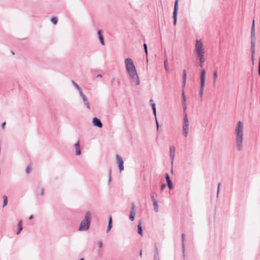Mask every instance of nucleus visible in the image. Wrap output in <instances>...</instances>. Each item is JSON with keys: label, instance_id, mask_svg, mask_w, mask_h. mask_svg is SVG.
I'll return each instance as SVG.
<instances>
[{"label": "nucleus", "instance_id": "43", "mask_svg": "<svg viewBox=\"0 0 260 260\" xmlns=\"http://www.w3.org/2000/svg\"><path fill=\"white\" fill-rule=\"evenodd\" d=\"M44 189L43 188L41 189V196H43L44 194Z\"/></svg>", "mask_w": 260, "mask_h": 260}, {"label": "nucleus", "instance_id": "13", "mask_svg": "<svg viewBox=\"0 0 260 260\" xmlns=\"http://www.w3.org/2000/svg\"><path fill=\"white\" fill-rule=\"evenodd\" d=\"M165 177L169 189H172L173 187V183L168 173L166 174Z\"/></svg>", "mask_w": 260, "mask_h": 260}, {"label": "nucleus", "instance_id": "42", "mask_svg": "<svg viewBox=\"0 0 260 260\" xmlns=\"http://www.w3.org/2000/svg\"><path fill=\"white\" fill-rule=\"evenodd\" d=\"M166 62H167V61L165 60L164 61L165 67L166 70L167 71L168 70V67H167V66L166 65Z\"/></svg>", "mask_w": 260, "mask_h": 260}, {"label": "nucleus", "instance_id": "23", "mask_svg": "<svg viewBox=\"0 0 260 260\" xmlns=\"http://www.w3.org/2000/svg\"><path fill=\"white\" fill-rule=\"evenodd\" d=\"M112 227V219L111 216L109 217V222H108V225L107 228V232H109V231L111 229Z\"/></svg>", "mask_w": 260, "mask_h": 260}, {"label": "nucleus", "instance_id": "4", "mask_svg": "<svg viewBox=\"0 0 260 260\" xmlns=\"http://www.w3.org/2000/svg\"><path fill=\"white\" fill-rule=\"evenodd\" d=\"M255 30L254 20H253L251 28V60L252 64H254V55L255 53Z\"/></svg>", "mask_w": 260, "mask_h": 260}, {"label": "nucleus", "instance_id": "8", "mask_svg": "<svg viewBox=\"0 0 260 260\" xmlns=\"http://www.w3.org/2000/svg\"><path fill=\"white\" fill-rule=\"evenodd\" d=\"M178 0H176L174 5V9L173 14V18L174 19L173 24L174 25H176L177 23V13H178Z\"/></svg>", "mask_w": 260, "mask_h": 260}, {"label": "nucleus", "instance_id": "25", "mask_svg": "<svg viewBox=\"0 0 260 260\" xmlns=\"http://www.w3.org/2000/svg\"><path fill=\"white\" fill-rule=\"evenodd\" d=\"M217 77H218L217 71L216 70V71H214V72H213V78H214V79H213V84L214 85H215L216 82V81H217Z\"/></svg>", "mask_w": 260, "mask_h": 260}, {"label": "nucleus", "instance_id": "10", "mask_svg": "<svg viewBox=\"0 0 260 260\" xmlns=\"http://www.w3.org/2000/svg\"><path fill=\"white\" fill-rule=\"evenodd\" d=\"M116 158L117 160V164L118 166V168L120 172H121L124 169V162L122 158L118 155H116Z\"/></svg>", "mask_w": 260, "mask_h": 260}, {"label": "nucleus", "instance_id": "44", "mask_svg": "<svg viewBox=\"0 0 260 260\" xmlns=\"http://www.w3.org/2000/svg\"><path fill=\"white\" fill-rule=\"evenodd\" d=\"M34 218V216L32 215H31L29 217V219H32V218Z\"/></svg>", "mask_w": 260, "mask_h": 260}, {"label": "nucleus", "instance_id": "48", "mask_svg": "<svg viewBox=\"0 0 260 260\" xmlns=\"http://www.w3.org/2000/svg\"><path fill=\"white\" fill-rule=\"evenodd\" d=\"M150 103H152L153 102V100L152 99H150Z\"/></svg>", "mask_w": 260, "mask_h": 260}, {"label": "nucleus", "instance_id": "5", "mask_svg": "<svg viewBox=\"0 0 260 260\" xmlns=\"http://www.w3.org/2000/svg\"><path fill=\"white\" fill-rule=\"evenodd\" d=\"M194 52L197 55H203L205 54L204 45L201 40H197L196 42Z\"/></svg>", "mask_w": 260, "mask_h": 260}, {"label": "nucleus", "instance_id": "19", "mask_svg": "<svg viewBox=\"0 0 260 260\" xmlns=\"http://www.w3.org/2000/svg\"><path fill=\"white\" fill-rule=\"evenodd\" d=\"M175 147L172 146L170 148V155L171 159L173 160L175 156Z\"/></svg>", "mask_w": 260, "mask_h": 260}, {"label": "nucleus", "instance_id": "15", "mask_svg": "<svg viewBox=\"0 0 260 260\" xmlns=\"http://www.w3.org/2000/svg\"><path fill=\"white\" fill-rule=\"evenodd\" d=\"M74 147L76 149V155H80L81 154V149H80L79 140H78V142L75 144Z\"/></svg>", "mask_w": 260, "mask_h": 260}, {"label": "nucleus", "instance_id": "37", "mask_svg": "<svg viewBox=\"0 0 260 260\" xmlns=\"http://www.w3.org/2000/svg\"><path fill=\"white\" fill-rule=\"evenodd\" d=\"M31 170V168L30 166H28L26 169V172L27 173H29L30 172V171Z\"/></svg>", "mask_w": 260, "mask_h": 260}, {"label": "nucleus", "instance_id": "2", "mask_svg": "<svg viewBox=\"0 0 260 260\" xmlns=\"http://www.w3.org/2000/svg\"><path fill=\"white\" fill-rule=\"evenodd\" d=\"M243 123L239 121L237 122L235 128V133L236 135L235 142L236 149L238 151H240L243 149Z\"/></svg>", "mask_w": 260, "mask_h": 260}, {"label": "nucleus", "instance_id": "14", "mask_svg": "<svg viewBox=\"0 0 260 260\" xmlns=\"http://www.w3.org/2000/svg\"><path fill=\"white\" fill-rule=\"evenodd\" d=\"M151 106H152V111H153V113L155 116V120H156V126H157V130L158 131V129H159V124H158V123L157 122V120L156 119V105H155V104L153 103L151 104Z\"/></svg>", "mask_w": 260, "mask_h": 260}, {"label": "nucleus", "instance_id": "12", "mask_svg": "<svg viewBox=\"0 0 260 260\" xmlns=\"http://www.w3.org/2000/svg\"><path fill=\"white\" fill-rule=\"evenodd\" d=\"M92 123L94 126H96L99 128H101L103 126V124L101 120L97 117H94L92 119Z\"/></svg>", "mask_w": 260, "mask_h": 260}, {"label": "nucleus", "instance_id": "9", "mask_svg": "<svg viewBox=\"0 0 260 260\" xmlns=\"http://www.w3.org/2000/svg\"><path fill=\"white\" fill-rule=\"evenodd\" d=\"M182 106H183V117H188V115L186 112L187 110V105L186 104V98L184 94V91H182Z\"/></svg>", "mask_w": 260, "mask_h": 260}, {"label": "nucleus", "instance_id": "24", "mask_svg": "<svg viewBox=\"0 0 260 260\" xmlns=\"http://www.w3.org/2000/svg\"><path fill=\"white\" fill-rule=\"evenodd\" d=\"M17 228H18V231L17 232V235H18L20 232L22 230V221L20 220L18 222V225H17Z\"/></svg>", "mask_w": 260, "mask_h": 260}, {"label": "nucleus", "instance_id": "34", "mask_svg": "<svg viewBox=\"0 0 260 260\" xmlns=\"http://www.w3.org/2000/svg\"><path fill=\"white\" fill-rule=\"evenodd\" d=\"M220 186H221V183L219 182V183H218V186H217V197H218L219 192Z\"/></svg>", "mask_w": 260, "mask_h": 260}, {"label": "nucleus", "instance_id": "21", "mask_svg": "<svg viewBox=\"0 0 260 260\" xmlns=\"http://www.w3.org/2000/svg\"><path fill=\"white\" fill-rule=\"evenodd\" d=\"M138 232L139 234H140L141 236H143V229H142V226L141 225V221H140V222L138 225Z\"/></svg>", "mask_w": 260, "mask_h": 260}, {"label": "nucleus", "instance_id": "45", "mask_svg": "<svg viewBox=\"0 0 260 260\" xmlns=\"http://www.w3.org/2000/svg\"><path fill=\"white\" fill-rule=\"evenodd\" d=\"M102 76L101 74H98L96 75V77L98 78V77H102Z\"/></svg>", "mask_w": 260, "mask_h": 260}, {"label": "nucleus", "instance_id": "3", "mask_svg": "<svg viewBox=\"0 0 260 260\" xmlns=\"http://www.w3.org/2000/svg\"><path fill=\"white\" fill-rule=\"evenodd\" d=\"M91 220V213L90 211L85 213L84 218L81 221L78 231H87L90 226Z\"/></svg>", "mask_w": 260, "mask_h": 260}, {"label": "nucleus", "instance_id": "30", "mask_svg": "<svg viewBox=\"0 0 260 260\" xmlns=\"http://www.w3.org/2000/svg\"><path fill=\"white\" fill-rule=\"evenodd\" d=\"M144 51H145V53L146 54V57H147V61H148V58H147V55H148V49H147V45L146 43H144Z\"/></svg>", "mask_w": 260, "mask_h": 260}, {"label": "nucleus", "instance_id": "27", "mask_svg": "<svg viewBox=\"0 0 260 260\" xmlns=\"http://www.w3.org/2000/svg\"><path fill=\"white\" fill-rule=\"evenodd\" d=\"M186 80V71L185 70H184L183 71V86H185Z\"/></svg>", "mask_w": 260, "mask_h": 260}, {"label": "nucleus", "instance_id": "36", "mask_svg": "<svg viewBox=\"0 0 260 260\" xmlns=\"http://www.w3.org/2000/svg\"><path fill=\"white\" fill-rule=\"evenodd\" d=\"M135 204L134 203H132V208H131V211H135Z\"/></svg>", "mask_w": 260, "mask_h": 260}, {"label": "nucleus", "instance_id": "41", "mask_svg": "<svg viewBox=\"0 0 260 260\" xmlns=\"http://www.w3.org/2000/svg\"><path fill=\"white\" fill-rule=\"evenodd\" d=\"M258 75L260 76V57L259 58V63H258Z\"/></svg>", "mask_w": 260, "mask_h": 260}, {"label": "nucleus", "instance_id": "38", "mask_svg": "<svg viewBox=\"0 0 260 260\" xmlns=\"http://www.w3.org/2000/svg\"><path fill=\"white\" fill-rule=\"evenodd\" d=\"M98 245L100 248H102L103 247V242L102 241H99L98 242Z\"/></svg>", "mask_w": 260, "mask_h": 260}, {"label": "nucleus", "instance_id": "11", "mask_svg": "<svg viewBox=\"0 0 260 260\" xmlns=\"http://www.w3.org/2000/svg\"><path fill=\"white\" fill-rule=\"evenodd\" d=\"M80 95L81 96L85 107L88 109H90L91 107L90 105V103L86 96L83 93V92H82V93H80Z\"/></svg>", "mask_w": 260, "mask_h": 260}, {"label": "nucleus", "instance_id": "17", "mask_svg": "<svg viewBox=\"0 0 260 260\" xmlns=\"http://www.w3.org/2000/svg\"><path fill=\"white\" fill-rule=\"evenodd\" d=\"M98 35L99 36V40L100 41L101 44L102 45H105L104 39V37L102 35V32L101 30H99L98 31Z\"/></svg>", "mask_w": 260, "mask_h": 260}, {"label": "nucleus", "instance_id": "26", "mask_svg": "<svg viewBox=\"0 0 260 260\" xmlns=\"http://www.w3.org/2000/svg\"><path fill=\"white\" fill-rule=\"evenodd\" d=\"M153 205L154 207V210L156 212H157L158 211V205L157 204V201H155V202H153Z\"/></svg>", "mask_w": 260, "mask_h": 260}, {"label": "nucleus", "instance_id": "33", "mask_svg": "<svg viewBox=\"0 0 260 260\" xmlns=\"http://www.w3.org/2000/svg\"><path fill=\"white\" fill-rule=\"evenodd\" d=\"M111 174H112V171H111V170L110 169L109 170V178H108V183L110 184V183L111 182Z\"/></svg>", "mask_w": 260, "mask_h": 260}, {"label": "nucleus", "instance_id": "49", "mask_svg": "<svg viewBox=\"0 0 260 260\" xmlns=\"http://www.w3.org/2000/svg\"><path fill=\"white\" fill-rule=\"evenodd\" d=\"M79 260H84V259H83V258H81V259H79Z\"/></svg>", "mask_w": 260, "mask_h": 260}, {"label": "nucleus", "instance_id": "18", "mask_svg": "<svg viewBox=\"0 0 260 260\" xmlns=\"http://www.w3.org/2000/svg\"><path fill=\"white\" fill-rule=\"evenodd\" d=\"M182 238V252L183 254V257L185 256V235L182 234L181 235Z\"/></svg>", "mask_w": 260, "mask_h": 260}, {"label": "nucleus", "instance_id": "32", "mask_svg": "<svg viewBox=\"0 0 260 260\" xmlns=\"http://www.w3.org/2000/svg\"><path fill=\"white\" fill-rule=\"evenodd\" d=\"M51 21L53 24H56L57 23V18L56 17H52Z\"/></svg>", "mask_w": 260, "mask_h": 260}, {"label": "nucleus", "instance_id": "39", "mask_svg": "<svg viewBox=\"0 0 260 260\" xmlns=\"http://www.w3.org/2000/svg\"><path fill=\"white\" fill-rule=\"evenodd\" d=\"M166 187V185L165 184H162L161 185V187H160V189L161 190H163Z\"/></svg>", "mask_w": 260, "mask_h": 260}, {"label": "nucleus", "instance_id": "6", "mask_svg": "<svg viewBox=\"0 0 260 260\" xmlns=\"http://www.w3.org/2000/svg\"><path fill=\"white\" fill-rule=\"evenodd\" d=\"M189 120L188 117L185 116L183 118L182 122V136L184 137H186L189 133Z\"/></svg>", "mask_w": 260, "mask_h": 260}, {"label": "nucleus", "instance_id": "7", "mask_svg": "<svg viewBox=\"0 0 260 260\" xmlns=\"http://www.w3.org/2000/svg\"><path fill=\"white\" fill-rule=\"evenodd\" d=\"M206 79V71L205 70H203L201 72V85H200V96L201 99H202L203 92H204V88L205 83Z\"/></svg>", "mask_w": 260, "mask_h": 260}, {"label": "nucleus", "instance_id": "47", "mask_svg": "<svg viewBox=\"0 0 260 260\" xmlns=\"http://www.w3.org/2000/svg\"><path fill=\"white\" fill-rule=\"evenodd\" d=\"M203 63H200V66L201 67H203Z\"/></svg>", "mask_w": 260, "mask_h": 260}, {"label": "nucleus", "instance_id": "20", "mask_svg": "<svg viewBox=\"0 0 260 260\" xmlns=\"http://www.w3.org/2000/svg\"><path fill=\"white\" fill-rule=\"evenodd\" d=\"M72 84L75 86V87L79 91V94L82 93V88L79 86V85L76 83L74 80L72 81Z\"/></svg>", "mask_w": 260, "mask_h": 260}, {"label": "nucleus", "instance_id": "40", "mask_svg": "<svg viewBox=\"0 0 260 260\" xmlns=\"http://www.w3.org/2000/svg\"><path fill=\"white\" fill-rule=\"evenodd\" d=\"M6 124V122H4L2 123V125H1V127H2V129H4L5 128V126Z\"/></svg>", "mask_w": 260, "mask_h": 260}, {"label": "nucleus", "instance_id": "46", "mask_svg": "<svg viewBox=\"0 0 260 260\" xmlns=\"http://www.w3.org/2000/svg\"><path fill=\"white\" fill-rule=\"evenodd\" d=\"M139 255H140V256L141 257L142 256V250H140Z\"/></svg>", "mask_w": 260, "mask_h": 260}, {"label": "nucleus", "instance_id": "31", "mask_svg": "<svg viewBox=\"0 0 260 260\" xmlns=\"http://www.w3.org/2000/svg\"><path fill=\"white\" fill-rule=\"evenodd\" d=\"M3 199H4V204H3V207H4L5 206H6L7 204H8V198H7V197L6 196H4L3 197Z\"/></svg>", "mask_w": 260, "mask_h": 260}, {"label": "nucleus", "instance_id": "29", "mask_svg": "<svg viewBox=\"0 0 260 260\" xmlns=\"http://www.w3.org/2000/svg\"><path fill=\"white\" fill-rule=\"evenodd\" d=\"M199 57L200 63H204L205 61L204 54L197 55Z\"/></svg>", "mask_w": 260, "mask_h": 260}, {"label": "nucleus", "instance_id": "22", "mask_svg": "<svg viewBox=\"0 0 260 260\" xmlns=\"http://www.w3.org/2000/svg\"><path fill=\"white\" fill-rule=\"evenodd\" d=\"M112 227V219L111 216L109 217V222H108V225L107 228V232H109V231L111 229Z\"/></svg>", "mask_w": 260, "mask_h": 260}, {"label": "nucleus", "instance_id": "35", "mask_svg": "<svg viewBox=\"0 0 260 260\" xmlns=\"http://www.w3.org/2000/svg\"><path fill=\"white\" fill-rule=\"evenodd\" d=\"M153 193H153V192H152V196H151V198L152 201V202H155V201H157L156 200V199H155V198H154V196H153Z\"/></svg>", "mask_w": 260, "mask_h": 260}, {"label": "nucleus", "instance_id": "28", "mask_svg": "<svg viewBox=\"0 0 260 260\" xmlns=\"http://www.w3.org/2000/svg\"><path fill=\"white\" fill-rule=\"evenodd\" d=\"M136 215V212L135 211H131L129 214V219L131 221H133L135 218V216Z\"/></svg>", "mask_w": 260, "mask_h": 260}, {"label": "nucleus", "instance_id": "1", "mask_svg": "<svg viewBox=\"0 0 260 260\" xmlns=\"http://www.w3.org/2000/svg\"><path fill=\"white\" fill-rule=\"evenodd\" d=\"M124 64L126 71L132 82H135L137 85H139L140 84V81L133 59L131 58H126L124 60Z\"/></svg>", "mask_w": 260, "mask_h": 260}, {"label": "nucleus", "instance_id": "16", "mask_svg": "<svg viewBox=\"0 0 260 260\" xmlns=\"http://www.w3.org/2000/svg\"><path fill=\"white\" fill-rule=\"evenodd\" d=\"M154 248L153 260H160L158 250L156 245H155Z\"/></svg>", "mask_w": 260, "mask_h": 260}]
</instances>
